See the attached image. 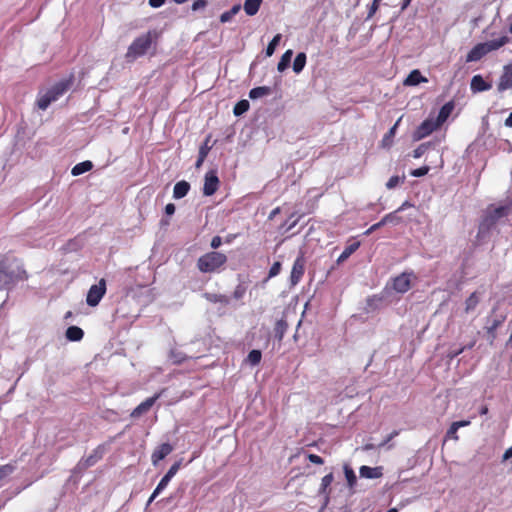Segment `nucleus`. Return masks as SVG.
Wrapping results in <instances>:
<instances>
[{"label": "nucleus", "mask_w": 512, "mask_h": 512, "mask_svg": "<svg viewBox=\"0 0 512 512\" xmlns=\"http://www.w3.org/2000/svg\"><path fill=\"white\" fill-rule=\"evenodd\" d=\"M428 79L422 76L421 72L417 69L412 70L407 78L404 80L403 84L405 86H416L420 83H426Z\"/></svg>", "instance_id": "obj_19"}, {"label": "nucleus", "mask_w": 512, "mask_h": 512, "mask_svg": "<svg viewBox=\"0 0 512 512\" xmlns=\"http://www.w3.org/2000/svg\"><path fill=\"white\" fill-rule=\"evenodd\" d=\"M172 451L173 447L169 443L161 444L151 455L152 463L156 465L159 461L168 456Z\"/></svg>", "instance_id": "obj_17"}, {"label": "nucleus", "mask_w": 512, "mask_h": 512, "mask_svg": "<svg viewBox=\"0 0 512 512\" xmlns=\"http://www.w3.org/2000/svg\"><path fill=\"white\" fill-rule=\"evenodd\" d=\"M470 423H471L470 420H461V421H455L452 424L459 429V428H462V427L469 426Z\"/></svg>", "instance_id": "obj_57"}, {"label": "nucleus", "mask_w": 512, "mask_h": 512, "mask_svg": "<svg viewBox=\"0 0 512 512\" xmlns=\"http://www.w3.org/2000/svg\"><path fill=\"white\" fill-rule=\"evenodd\" d=\"M512 457V446L510 448H508L504 454H503V457H502V460L503 461H507L508 459H510Z\"/></svg>", "instance_id": "obj_61"}, {"label": "nucleus", "mask_w": 512, "mask_h": 512, "mask_svg": "<svg viewBox=\"0 0 512 512\" xmlns=\"http://www.w3.org/2000/svg\"><path fill=\"white\" fill-rule=\"evenodd\" d=\"M69 86V81L62 80L45 92H40L37 99L38 108L46 110L52 102L57 101L68 90Z\"/></svg>", "instance_id": "obj_6"}, {"label": "nucleus", "mask_w": 512, "mask_h": 512, "mask_svg": "<svg viewBox=\"0 0 512 512\" xmlns=\"http://www.w3.org/2000/svg\"><path fill=\"white\" fill-rule=\"evenodd\" d=\"M83 336L84 332L78 326H70L66 330V338L70 341H80Z\"/></svg>", "instance_id": "obj_26"}, {"label": "nucleus", "mask_w": 512, "mask_h": 512, "mask_svg": "<svg viewBox=\"0 0 512 512\" xmlns=\"http://www.w3.org/2000/svg\"><path fill=\"white\" fill-rule=\"evenodd\" d=\"M440 126L436 122L435 119H426L421 123V125L417 128L414 133V138L420 140L428 135H430L433 131L438 129Z\"/></svg>", "instance_id": "obj_9"}, {"label": "nucleus", "mask_w": 512, "mask_h": 512, "mask_svg": "<svg viewBox=\"0 0 512 512\" xmlns=\"http://www.w3.org/2000/svg\"><path fill=\"white\" fill-rule=\"evenodd\" d=\"M263 0H245L244 11L248 16H254L260 9Z\"/></svg>", "instance_id": "obj_24"}, {"label": "nucleus", "mask_w": 512, "mask_h": 512, "mask_svg": "<svg viewBox=\"0 0 512 512\" xmlns=\"http://www.w3.org/2000/svg\"><path fill=\"white\" fill-rule=\"evenodd\" d=\"M405 177L400 178L399 176H392L386 183L388 189L395 188L400 182H403Z\"/></svg>", "instance_id": "obj_45"}, {"label": "nucleus", "mask_w": 512, "mask_h": 512, "mask_svg": "<svg viewBox=\"0 0 512 512\" xmlns=\"http://www.w3.org/2000/svg\"><path fill=\"white\" fill-rule=\"evenodd\" d=\"M384 225H385V223H382V219H381L379 222L373 224L368 230H366L365 234L370 235L372 232L381 228Z\"/></svg>", "instance_id": "obj_54"}, {"label": "nucleus", "mask_w": 512, "mask_h": 512, "mask_svg": "<svg viewBox=\"0 0 512 512\" xmlns=\"http://www.w3.org/2000/svg\"><path fill=\"white\" fill-rule=\"evenodd\" d=\"M165 213L168 216H171L175 213V205L172 203H169L165 206Z\"/></svg>", "instance_id": "obj_59"}, {"label": "nucleus", "mask_w": 512, "mask_h": 512, "mask_svg": "<svg viewBox=\"0 0 512 512\" xmlns=\"http://www.w3.org/2000/svg\"><path fill=\"white\" fill-rule=\"evenodd\" d=\"M509 23V32L512 34V13L507 17Z\"/></svg>", "instance_id": "obj_64"}, {"label": "nucleus", "mask_w": 512, "mask_h": 512, "mask_svg": "<svg viewBox=\"0 0 512 512\" xmlns=\"http://www.w3.org/2000/svg\"><path fill=\"white\" fill-rule=\"evenodd\" d=\"M401 118L389 129V131L384 135L383 139H382V146L383 147H390L392 145V142H393V138L395 136V133H396V129H397V126H398V123L400 122Z\"/></svg>", "instance_id": "obj_33"}, {"label": "nucleus", "mask_w": 512, "mask_h": 512, "mask_svg": "<svg viewBox=\"0 0 512 512\" xmlns=\"http://www.w3.org/2000/svg\"><path fill=\"white\" fill-rule=\"evenodd\" d=\"M241 9L240 4H235L230 10L223 12L220 15V21L222 23L229 22Z\"/></svg>", "instance_id": "obj_35"}, {"label": "nucleus", "mask_w": 512, "mask_h": 512, "mask_svg": "<svg viewBox=\"0 0 512 512\" xmlns=\"http://www.w3.org/2000/svg\"><path fill=\"white\" fill-rule=\"evenodd\" d=\"M170 358L173 360L174 363L179 364L185 361L186 356L182 352L172 350L170 353Z\"/></svg>", "instance_id": "obj_43"}, {"label": "nucleus", "mask_w": 512, "mask_h": 512, "mask_svg": "<svg viewBox=\"0 0 512 512\" xmlns=\"http://www.w3.org/2000/svg\"><path fill=\"white\" fill-rule=\"evenodd\" d=\"M492 88V83L487 82L481 75H474L470 82V89L473 93L488 91Z\"/></svg>", "instance_id": "obj_13"}, {"label": "nucleus", "mask_w": 512, "mask_h": 512, "mask_svg": "<svg viewBox=\"0 0 512 512\" xmlns=\"http://www.w3.org/2000/svg\"><path fill=\"white\" fill-rule=\"evenodd\" d=\"M93 168V164L91 161H83V162H80L78 164H76L72 170H71V174L73 176H79L85 172H88L90 171L91 169Z\"/></svg>", "instance_id": "obj_27"}, {"label": "nucleus", "mask_w": 512, "mask_h": 512, "mask_svg": "<svg viewBox=\"0 0 512 512\" xmlns=\"http://www.w3.org/2000/svg\"><path fill=\"white\" fill-rule=\"evenodd\" d=\"M359 473L362 478L376 479L383 475V468L381 466L369 467L363 465L360 467Z\"/></svg>", "instance_id": "obj_18"}, {"label": "nucleus", "mask_w": 512, "mask_h": 512, "mask_svg": "<svg viewBox=\"0 0 512 512\" xmlns=\"http://www.w3.org/2000/svg\"><path fill=\"white\" fill-rule=\"evenodd\" d=\"M280 270H281V263L280 262L273 263V265L270 267V270H269V278L277 276L280 273Z\"/></svg>", "instance_id": "obj_50"}, {"label": "nucleus", "mask_w": 512, "mask_h": 512, "mask_svg": "<svg viewBox=\"0 0 512 512\" xmlns=\"http://www.w3.org/2000/svg\"><path fill=\"white\" fill-rule=\"evenodd\" d=\"M512 88V66L505 65L503 72L499 78L497 89L499 92H504Z\"/></svg>", "instance_id": "obj_12"}, {"label": "nucleus", "mask_w": 512, "mask_h": 512, "mask_svg": "<svg viewBox=\"0 0 512 512\" xmlns=\"http://www.w3.org/2000/svg\"><path fill=\"white\" fill-rule=\"evenodd\" d=\"M453 109H454L453 102H447L446 104H444L441 107V109L439 110V113L435 119L439 126H441L448 119V117L452 113Z\"/></svg>", "instance_id": "obj_21"}, {"label": "nucleus", "mask_w": 512, "mask_h": 512, "mask_svg": "<svg viewBox=\"0 0 512 512\" xmlns=\"http://www.w3.org/2000/svg\"><path fill=\"white\" fill-rule=\"evenodd\" d=\"M261 358H262V354H261V351L260 350H251L246 358V361L252 365V366H255L257 364L260 363L261 361Z\"/></svg>", "instance_id": "obj_38"}, {"label": "nucleus", "mask_w": 512, "mask_h": 512, "mask_svg": "<svg viewBox=\"0 0 512 512\" xmlns=\"http://www.w3.org/2000/svg\"><path fill=\"white\" fill-rule=\"evenodd\" d=\"M430 144L428 143H423L421 145H419L414 151H413V157L414 158H420L424 155V153L426 152V150L428 149Z\"/></svg>", "instance_id": "obj_44"}, {"label": "nucleus", "mask_w": 512, "mask_h": 512, "mask_svg": "<svg viewBox=\"0 0 512 512\" xmlns=\"http://www.w3.org/2000/svg\"><path fill=\"white\" fill-rule=\"evenodd\" d=\"M171 480L163 476L158 485L156 486V493H161L169 484Z\"/></svg>", "instance_id": "obj_49"}, {"label": "nucleus", "mask_w": 512, "mask_h": 512, "mask_svg": "<svg viewBox=\"0 0 512 512\" xmlns=\"http://www.w3.org/2000/svg\"><path fill=\"white\" fill-rule=\"evenodd\" d=\"M105 293L106 282L104 279H101L97 284H94L90 287L86 297L87 304L91 307L97 306Z\"/></svg>", "instance_id": "obj_8"}, {"label": "nucleus", "mask_w": 512, "mask_h": 512, "mask_svg": "<svg viewBox=\"0 0 512 512\" xmlns=\"http://www.w3.org/2000/svg\"><path fill=\"white\" fill-rule=\"evenodd\" d=\"M158 33L155 30H150L135 38L129 45L125 58L127 62H133L136 59L144 56L151 49L153 43L157 39Z\"/></svg>", "instance_id": "obj_2"}, {"label": "nucleus", "mask_w": 512, "mask_h": 512, "mask_svg": "<svg viewBox=\"0 0 512 512\" xmlns=\"http://www.w3.org/2000/svg\"><path fill=\"white\" fill-rule=\"evenodd\" d=\"M512 213V199H508L498 207H490L479 225V235H485L502 218Z\"/></svg>", "instance_id": "obj_4"}, {"label": "nucleus", "mask_w": 512, "mask_h": 512, "mask_svg": "<svg viewBox=\"0 0 512 512\" xmlns=\"http://www.w3.org/2000/svg\"><path fill=\"white\" fill-rule=\"evenodd\" d=\"M293 56V51L291 49L287 50L282 56L280 61L278 62L277 69L279 72L285 71L290 65L291 59Z\"/></svg>", "instance_id": "obj_30"}, {"label": "nucleus", "mask_w": 512, "mask_h": 512, "mask_svg": "<svg viewBox=\"0 0 512 512\" xmlns=\"http://www.w3.org/2000/svg\"><path fill=\"white\" fill-rule=\"evenodd\" d=\"M104 454V447L99 445L97 448L93 450V452L86 458H82L78 463L79 469H86L88 467H91L95 465Z\"/></svg>", "instance_id": "obj_11"}, {"label": "nucleus", "mask_w": 512, "mask_h": 512, "mask_svg": "<svg viewBox=\"0 0 512 512\" xmlns=\"http://www.w3.org/2000/svg\"><path fill=\"white\" fill-rule=\"evenodd\" d=\"M412 207V204L408 201H405L397 210L396 212H401V211H404L405 209L407 208H410Z\"/></svg>", "instance_id": "obj_62"}, {"label": "nucleus", "mask_w": 512, "mask_h": 512, "mask_svg": "<svg viewBox=\"0 0 512 512\" xmlns=\"http://www.w3.org/2000/svg\"><path fill=\"white\" fill-rule=\"evenodd\" d=\"M219 186V179L215 171H209L205 174L203 194L205 196L213 195Z\"/></svg>", "instance_id": "obj_10"}, {"label": "nucleus", "mask_w": 512, "mask_h": 512, "mask_svg": "<svg viewBox=\"0 0 512 512\" xmlns=\"http://www.w3.org/2000/svg\"><path fill=\"white\" fill-rule=\"evenodd\" d=\"M398 435V431H393L392 433H390L386 439L379 444V447H382V446H385L389 441H391L394 437H396Z\"/></svg>", "instance_id": "obj_58"}, {"label": "nucleus", "mask_w": 512, "mask_h": 512, "mask_svg": "<svg viewBox=\"0 0 512 512\" xmlns=\"http://www.w3.org/2000/svg\"><path fill=\"white\" fill-rule=\"evenodd\" d=\"M159 398V394L147 398L145 401L140 403L131 413L132 417H140L142 414L148 412L154 405L156 400Z\"/></svg>", "instance_id": "obj_16"}, {"label": "nucleus", "mask_w": 512, "mask_h": 512, "mask_svg": "<svg viewBox=\"0 0 512 512\" xmlns=\"http://www.w3.org/2000/svg\"><path fill=\"white\" fill-rule=\"evenodd\" d=\"M343 469L349 488H353L357 482V477L354 470L348 464H345Z\"/></svg>", "instance_id": "obj_34"}, {"label": "nucleus", "mask_w": 512, "mask_h": 512, "mask_svg": "<svg viewBox=\"0 0 512 512\" xmlns=\"http://www.w3.org/2000/svg\"><path fill=\"white\" fill-rule=\"evenodd\" d=\"M428 171H429V167L423 166V167H420L418 169L411 171V175L414 177H422V176L426 175L428 173Z\"/></svg>", "instance_id": "obj_52"}, {"label": "nucleus", "mask_w": 512, "mask_h": 512, "mask_svg": "<svg viewBox=\"0 0 512 512\" xmlns=\"http://www.w3.org/2000/svg\"><path fill=\"white\" fill-rule=\"evenodd\" d=\"M304 265L303 257H297L294 261L290 275V282L292 285H296L301 280L304 274Z\"/></svg>", "instance_id": "obj_14"}, {"label": "nucleus", "mask_w": 512, "mask_h": 512, "mask_svg": "<svg viewBox=\"0 0 512 512\" xmlns=\"http://www.w3.org/2000/svg\"><path fill=\"white\" fill-rule=\"evenodd\" d=\"M222 244V239L220 236H215L212 238L211 240V247L213 249H217L218 247H220V245Z\"/></svg>", "instance_id": "obj_55"}, {"label": "nucleus", "mask_w": 512, "mask_h": 512, "mask_svg": "<svg viewBox=\"0 0 512 512\" xmlns=\"http://www.w3.org/2000/svg\"><path fill=\"white\" fill-rule=\"evenodd\" d=\"M249 107H250V103L248 100H245V99L240 100L234 106L233 113L235 116H241L242 114H244L245 112H247L249 110Z\"/></svg>", "instance_id": "obj_36"}, {"label": "nucleus", "mask_w": 512, "mask_h": 512, "mask_svg": "<svg viewBox=\"0 0 512 512\" xmlns=\"http://www.w3.org/2000/svg\"><path fill=\"white\" fill-rule=\"evenodd\" d=\"M333 479H334L333 473H329L322 478L321 486L319 489L320 494H327V489L333 482Z\"/></svg>", "instance_id": "obj_39"}, {"label": "nucleus", "mask_w": 512, "mask_h": 512, "mask_svg": "<svg viewBox=\"0 0 512 512\" xmlns=\"http://www.w3.org/2000/svg\"><path fill=\"white\" fill-rule=\"evenodd\" d=\"M190 190V184L185 181V180H182V181H179L175 184L174 188H173V198L174 199H182L183 197H185L188 192Z\"/></svg>", "instance_id": "obj_20"}, {"label": "nucleus", "mask_w": 512, "mask_h": 512, "mask_svg": "<svg viewBox=\"0 0 512 512\" xmlns=\"http://www.w3.org/2000/svg\"><path fill=\"white\" fill-rule=\"evenodd\" d=\"M505 126L512 128V112L509 114V116L505 120Z\"/></svg>", "instance_id": "obj_63"}, {"label": "nucleus", "mask_w": 512, "mask_h": 512, "mask_svg": "<svg viewBox=\"0 0 512 512\" xmlns=\"http://www.w3.org/2000/svg\"><path fill=\"white\" fill-rule=\"evenodd\" d=\"M180 466H181V461H177L175 462L171 467L170 469L168 470V472L172 475H176V473L178 472V470L180 469Z\"/></svg>", "instance_id": "obj_56"}, {"label": "nucleus", "mask_w": 512, "mask_h": 512, "mask_svg": "<svg viewBox=\"0 0 512 512\" xmlns=\"http://www.w3.org/2000/svg\"><path fill=\"white\" fill-rule=\"evenodd\" d=\"M306 54L304 52H300L296 55L294 62H293V71L296 74H299L303 71L305 65H306Z\"/></svg>", "instance_id": "obj_28"}, {"label": "nucleus", "mask_w": 512, "mask_h": 512, "mask_svg": "<svg viewBox=\"0 0 512 512\" xmlns=\"http://www.w3.org/2000/svg\"><path fill=\"white\" fill-rule=\"evenodd\" d=\"M512 213V199H508L498 207H490L479 225V235H485L502 218Z\"/></svg>", "instance_id": "obj_3"}, {"label": "nucleus", "mask_w": 512, "mask_h": 512, "mask_svg": "<svg viewBox=\"0 0 512 512\" xmlns=\"http://www.w3.org/2000/svg\"><path fill=\"white\" fill-rule=\"evenodd\" d=\"M281 38H282L281 34H276L273 37V39L269 42V44L266 48V51H265V54L267 57H271L274 54L276 47L278 46V44L281 41Z\"/></svg>", "instance_id": "obj_37"}, {"label": "nucleus", "mask_w": 512, "mask_h": 512, "mask_svg": "<svg viewBox=\"0 0 512 512\" xmlns=\"http://www.w3.org/2000/svg\"><path fill=\"white\" fill-rule=\"evenodd\" d=\"M208 141H209V138H207L205 143L203 145H201L199 148L198 159L195 164L196 168H199L203 164L205 158L207 157V155L211 149V147L208 146Z\"/></svg>", "instance_id": "obj_32"}, {"label": "nucleus", "mask_w": 512, "mask_h": 512, "mask_svg": "<svg viewBox=\"0 0 512 512\" xmlns=\"http://www.w3.org/2000/svg\"><path fill=\"white\" fill-rule=\"evenodd\" d=\"M359 246H360L359 241H353V242L349 243L344 248L342 253L339 255L337 262L342 263V262L346 261L359 248Z\"/></svg>", "instance_id": "obj_22"}, {"label": "nucleus", "mask_w": 512, "mask_h": 512, "mask_svg": "<svg viewBox=\"0 0 512 512\" xmlns=\"http://www.w3.org/2000/svg\"><path fill=\"white\" fill-rule=\"evenodd\" d=\"M27 273L17 259H4L0 261V290L27 279Z\"/></svg>", "instance_id": "obj_1"}, {"label": "nucleus", "mask_w": 512, "mask_h": 512, "mask_svg": "<svg viewBox=\"0 0 512 512\" xmlns=\"http://www.w3.org/2000/svg\"><path fill=\"white\" fill-rule=\"evenodd\" d=\"M382 0H373L372 4L370 5L369 7V10H368V14H367V20L368 19H371L375 13L377 12L378 8H379V4Z\"/></svg>", "instance_id": "obj_46"}, {"label": "nucleus", "mask_w": 512, "mask_h": 512, "mask_svg": "<svg viewBox=\"0 0 512 512\" xmlns=\"http://www.w3.org/2000/svg\"><path fill=\"white\" fill-rule=\"evenodd\" d=\"M272 93V90L268 86H259L250 90L249 98L252 100H256L265 96H268Z\"/></svg>", "instance_id": "obj_25"}, {"label": "nucleus", "mask_w": 512, "mask_h": 512, "mask_svg": "<svg viewBox=\"0 0 512 512\" xmlns=\"http://www.w3.org/2000/svg\"><path fill=\"white\" fill-rule=\"evenodd\" d=\"M457 432H458V428L455 427L453 424H451V426L449 427V429L446 432V438H450V439L457 441L459 439Z\"/></svg>", "instance_id": "obj_48"}, {"label": "nucleus", "mask_w": 512, "mask_h": 512, "mask_svg": "<svg viewBox=\"0 0 512 512\" xmlns=\"http://www.w3.org/2000/svg\"><path fill=\"white\" fill-rule=\"evenodd\" d=\"M308 460L311 462V463H314V464H318V465H321L324 463L322 457H320L319 455H316V454H309L307 456Z\"/></svg>", "instance_id": "obj_53"}, {"label": "nucleus", "mask_w": 512, "mask_h": 512, "mask_svg": "<svg viewBox=\"0 0 512 512\" xmlns=\"http://www.w3.org/2000/svg\"><path fill=\"white\" fill-rule=\"evenodd\" d=\"M393 289L399 293H405L410 289V274L402 273L393 280Z\"/></svg>", "instance_id": "obj_15"}, {"label": "nucleus", "mask_w": 512, "mask_h": 512, "mask_svg": "<svg viewBox=\"0 0 512 512\" xmlns=\"http://www.w3.org/2000/svg\"><path fill=\"white\" fill-rule=\"evenodd\" d=\"M245 292H246L245 287L242 285H238L233 292V298L236 300H239V299L243 298Z\"/></svg>", "instance_id": "obj_51"}, {"label": "nucleus", "mask_w": 512, "mask_h": 512, "mask_svg": "<svg viewBox=\"0 0 512 512\" xmlns=\"http://www.w3.org/2000/svg\"><path fill=\"white\" fill-rule=\"evenodd\" d=\"M204 298L211 302V303H219L223 306H226L229 304L230 299L228 296L224 294H217V293H204Z\"/></svg>", "instance_id": "obj_23"}, {"label": "nucleus", "mask_w": 512, "mask_h": 512, "mask_svg": "<svg viewBox=\"0 0 512 512\" xmlns=\"http://www.w3.org/2000/svg\"><path fill=\"white\" fill-rule=\"evenodd\" d=\"M480 302V297L477 292H473L465 301V312L473 311Z\"/></svg>", "instance_id": "obj_31"}, {"label": "nucleus", "mask_w": 512, "mask_h": 512, "mask_svg": "<svg viewBox=\"0 0 512 512\" xmlns=\"http://www.w3.org/2000/svg\"><path fill=\"white\" fill-rule=\"evenodd\" d=\"M14 471V467L10 464L0 466V481L9 476Z\"/></svg>", "instance_id": "obj_42"}, {"label": "nucleus", "mask_w": 512, "mask_h": 512, "mask_svg": "<svg viewBox=\"0 0 512 512\" xmlns=\"http://www.w3.org/2000/svg\"><path fill=\"white\" fill-rule=\"evenodd\" d=\"M207 0H195L191 6V10L196 12L204 9L207 6Z\"/></svg>", "instance_id": "obj_47"}, {"label": "nucleus", "mask_w": 512, "mask_h": 512, "mask_svg": "<svg viewBox=\"0 0 512 512\" xmlns=\"http://www.w3.org/2000/svg\"><path fill=\"white\" fill-rule=\"evenodd\" d=\"M510 41L509 37L502 36L483 43L476 44L467 54L466 62H476L481 60L488 53L498 50Z\"/></svg>", "instance_id": "obj_5"}, {"label": "nucleus", "mask_w": 512, "mask_h": 512, "mask_svg": "<svg viewBox=\"0 0 512 512\" xmlns=\"http://www.w3.org/2000/svg\"><path fill=\"white\" fill-rule=\"evenodd\" d=\"M287 327H288L287 322L284 319H280L276 322L275 327H274V333H275V338L279 342L282 341V339L286 333Z\"/></svg>", "instance_id": "obj_29"}, {"label": "nucleus", "mask_w": 512, "mask_h": 512, "mask_svg": "<svg viewBox=\"0 0 512 512\" xmlns=\"http://www.w3.org/2000/svg\"><path fill=\"white\" fill-rule=\"evenodd\" d=\"M502 323L503 319H494L491 324L486 327L487 333L491 336V340L495 338V331Z\"/></svg>", "instance_id": "obj_41"}, {"label": "nucleus", "mask_w": 512, "mask_h": 512, "mask_svg": "<svg viewBox=\"0 0 512 512\" xmlns=\"http://www.w3.org/2000/svg\"><path fill=\"white\" fill-rule=\"evenodd\" d=\"M397 213L398 212H396V210H395L394 212L385 215L382 218V223H385V225L389 224V223H392L394 225L400 223L401 222V218L399 216H397Z\"/></svg>", "instance_id": "obj_40"}, {"label": "nucleus", "mask_w": 512, "mask_h": 512, "mask_svg": "<svg viewBox=\"0 0 512 512\" xmlns=\"http://www.w3.org/2000/svg\"><path fill=\"white\" fill-rule=\"evenodd\" d=\"M227 262L225 254L220 252H208L202 255L197 261V268L202 273H214Z\"/></svg>", "instance_id": "obj_7"}, {"label": "nucleus", "mask_w": 512, "mask_h": 512, "mask_svg": "<svg viewBox=\"0 0 512 512\" xmlns=\"http://www.w3.org/2000/svg\"><path fill=\"white\" fill-rule=\"evenodd\" d=\"M165 3V0H149V5L153 8H159Z\"/></svg>", "instance_id": "obj_60"}]
</instances>
